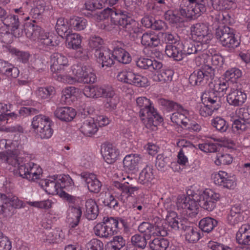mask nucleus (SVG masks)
Segmentation results:
<instances>
[{"instance_id":"obj_3","label":"nucleus","mask_w":250,"mask_h":250,"mask_svg":"<svg viewBox=\"0 0 250 250\" xmlns=\"http://www.w3.org/2000/svg\"><path fill=\"white\" fill-rule=\"evenodd\" d=\"M167 221L170 227L175 229H181L186 231V240L189 243H196L201 238L200 230L197 228L188 225L185 220H181L177 216L176 212L172 211L167 216Z\"/></svg>"},{"instance_id":"obj_53","label":"nucleus","mask_w":250,"mask_h":250,"mask_svg":"<svg viewBox=\"0 0 250 250\" xmlns=\"http://www.w3.org/2000/svg\"><path fill=\"white\" fill-rule=\"evenodd\" d=\"M211 125L214 128L220 132H226L229 127V124L226 121L220 117H216L212 120Z\"/></svg>"},{"instance_id":"obj_58","label":"nucleus","mask_w":250,"mask_h":250,"mask_svg":"<svg viewBox=\"0 0 250 250\" xmlns=\"http://www.w3.org/2000/svg\"><path fill=\"white\" fill-rule=\"evenodd\" d=\"M241 75V71L235 67L228 70L224 74L226 80L230 81L232 83L236 82V80L239 78Z\"/></svg>"},{"instance_id":"obj_6","label":"nucleus","mask_w":250,"mask_h":250,"mask_svg":"<svg viewBox=\"0 0 250 250\" xmlns=\"http://www.w3.org/2000/svg\"><path fill=\"white\" fill-rule=\"evenodd\" d=\"M235 32L232 28L224 25L216 29L215 35L223 46L234 49L240 43V40L235 36Z\"/></svg>"},{"instance_id":"obj_44","label":"nucleus","mask_w":250,"mask_h":250,"mask_svg":"<svg viewBox=\"0 0 250 250\" xmlns=\"http://www.w3.org/2000/svg\"><path fill=\"white\" fill-rule=\"evenodd\" d=\"M218 225V221L211 217H206L199 222V228L204 232H209Z\"/></svg>"},{"instance_id":"obj_55","label":"nucleus","mask_w":250,"mask_h":250,"mask_svg":"<svg viewBox=\"0 0 250 250\" xmlns=\"http://www.w3.org/2000/svg\"><path fill=\"white\" fill-rule=\"evenodd\" d=\"M95 235L100 237L107 238L112 236L103 222L97 224L93 229Z\"/></svg>"},{"instance_id":"obj_54","label":"nucleus","mask_w":250,"mask_h":250,"mask_svg":"<svg viewBox=\"0 0 250 250\" xmlns=\"http://www.w3.org/2000/svg\"><path fill=\"white\" fill-rule=\"evenodd\" d=\"M69 24L67 21H65L63 18H59L58 19L56 25V30L59 35L62 38L68 33L69 30Z\"/></svg>"},{"instance_id":"obj_51","label":"nucleus","mask_w":250,"mask_h":250,"mask_svg":"<svg viewBox=\"0 0 250 250\" xmlns=\"http://www.w3.org/2000/svg\"><path fill=\"white\" fill-rule=\"evenodd\" d=\"M138 231L147 238L154 236V225L148 222H143L138 227Z\"/></svg>"},{"instance_id":"obj_56","label":"nucleus","mask_w":250,"mask_h":250,"mask_svg":"<svg viewBox=\"0 0 250 250\" xmlns=\"http://www.w3.org/2000/svg\"><path fill=\"white\" fill-rule=\"evenodd\" d=\"M233 158L230 154L226 153H218L214 161L217 166L229 165L232 162Z\"/></svg>"},{"instance_id":"obj_47","label":"nucleus","mask_w":250,"mask_h":250,"mask_svg":"<svg viewBox=\"0 0 250 250\" xmlns=\"http://www.w3.org/2000/svg\"><path fill=\"white\" fill-rule=\"evenodd\" d=\"M45 3L43 1H38L35 7L32 8L30 12V15L32 18L37 21H39V23L41 22L40 20L42 18V14L45 10Z\"/></svg>"},{"instance_id":"obj_10","label":"nucleus","mask_w":250,"mask_h":250,"mask_svg":"<svg viewBox=\"0 0 250 250\" xmlns=\"http://www.w3.org/2000/svg\"><path fill=\"white\" fill-rule=\"evenodd\" d=\"M190 31L192 38L202 44L208 45L212 38V35L206 23L200 22L193 24L190 27Z\"/></svg>"},{"instance_id":"obj_48","label":"nucleus","mask_w":250,"mask_h":250,"mask_svg":"<svg viewBox=\"0 0 250 250\" xmlns=\"http://www.w3.org/2000/svg\"><path fill=\"white\" fill-rule=\"evenodd\" d=\"M0 65L3 66L2 68H0V72L7 76L16 78L19 76V70L17 67L7 64L5 62H0Z\"/></svg>"},{"instance_id":"obj_59","label":"nucleus","mask_w":250,"mask_h":250,"mask_svg":"<svg viewBox=\"0 0 250 250\" xmlns=\"http://www.w3.org/2000/svg\"><path fill=\"white\" fill-rule=\"evenodd\" d=\"M163 41L167 44H173L181 42L179 36L176 33L169 32L163 33L162 35Z\"/></svg>"},{"instance_id":"obj_45","label":"nucleus","mask_w":250,"mask_h":250,"mask_svg":"<svg viewBox=\"0 0 250 250\" xmlns=\"http://www.w3.org/2000/svg\"><path fill=\"white\" fill-rule=\"evenodd\" d=\"M212 19L214 20V21L217 23L231 24L233 23V19L226 12H220L217 11L213 15L211 16Z\"/></svg>"},{"instance_id":"obj_23","label":"nucleus","mask_w":250,"mask_h":250,"mask_svg":"<svg viewBox=\"0 0 250 250\" xmlns=\"http://www.w3.org/2000/svg\"><path fill=\"white\" fill-rule=\"evenodd\" d=\"M195 194L188 195H180L177 199L176 206L178 209H183L193 210L197 208V203L195 200Z\"/></svg>"},{"instance_id":"obj_35","label":"nucleus","mask_w":250,"mask_h":250,"mask_svg":"<svg viewBox=\"0 0 250 250\" xmlns=\"http://www.w3.org/2000/svg\"><path fill=\"white\" fill-rule=\"evenodd\" d=\"M112 185L121 191V196H126V198L131 196L135 191L139 189V188L133 186L131 181L126 182L124 184L118 181H114Z\"/></svg>"},{"instance_id":"obj_7","label":"nucleus","mask_w":250,"mask_h":250,"mask_svg":"<svg viewBox=\"0 0 250 250\" xmlns=\"http://www.w3.org/2000/svg\"><path fill=\"white\" fill-rule=\"evenodd\" d=\"M22 207V201L16 196L0 193V214L4 217L12 216L15 213V209Z\"/></svg>"},{"instance_id":"obj_25","label":"nucleus","mask_w":250,"mask_h":250,"mask_svg":"<svg viewBox=\"0 0 250 250\" xmlns=\"http://www.w3.org/2000/svg\"><path fill=\"white\" fill-rule=\"evenodd\" d=\"M127 12L121 9H113L107 7L101 12L100 17L101 19H106L110 17L111 21L114 24L119 25Z\"/></svg>"},{"instance_id":"obj_15","label":"nucleus","mask_w":250,"mask_h":250,"mask_svg":"<svg viewBox=\"0 0 250 250\" xmlns=\"http://www.w3.org/2000/svg\"><path fill=\"white\" fill-rule=\"evenodd\" d=\"M66 43L68 48L78 49L76 56L83 60H86L87 56L85 52L81 47L82 39L81 36L77 33H70V32L65 36Z\"/></svg>"},{"instance_id":"obj_38","label":"nucleus","mask_w":250,"mask_h":250,"mask_svg":"<svg viewBox=\"0 0 250 250\" xmlns=\"http://www.w3.org/2000/svg\"><path fill=\"white\" fill-rule=\"evenodd\" d=\"M85 216L89 220L95 219L99 214V208L96 202L89 199L86 201L85 204Z\"/></svg>"},{"instance_id":"obj_37","label":"nucleus","mask_w":250,"mask_h":250,"mask_svg":"<svg viewBox=\"0 0 250 250\" xmlns=\"http://www.w3.org/2000/svg\"><path fill=\"white\" fill-rule=\"evenodd\" d=\"M153 170L151 166H146L140 172L138 182L146 187L150 185L154 178Z\"/></svg>"},{"instance_id":"obj_39","label":"nucleus","mask_w":250,"mask_h":250,"mask_svg":"<svg viewBox=\"0 0 250 250\" xmlns=\"http://www.w3.org/2000/svg\"><path fill=\"white\" fill-rule=\"evenodd\" d=\"M126 246L125 240L120 235L113 237V239L107 243L105 250H129Z\"/></svg>"},{"instance_id":"obj_22","label":"nucleus","mask_w":250,"mask_h":250,"mask_svg":"<svg viewBox=\"0 0 250 250\" xmlns=\"http://www.w3.org/2000/svg\"><path fill=\"white\" fill-rule=\"evenodd\" d=\"M80 176L81 178L85 182L90 192L96 193L100 192L102 185L95 175L88 172H83Z\"/></svg>"},{"instance_id":"obj_29","label":"nucleus","mask_w":250,"mask_h":250,"mask_svg":"<svg viewBox=\"0 0 250 250\" xmlns=\"http://www.w3.org/2000/svg\"><path fill=\"white\" fill-rule=\"evenodd\" d=\"M101 152L108 164L114 163L119 155V150L110 144H104L101 148Z\"/></svg>"},{"instance_id":"obj_63","label":"nucleus","mask_w":250,"mask_h":250,"mask_svg":"<svg viewBox=\"0 0 250 250\" xmlns=\"http://www.w3.org/2000/svg\"><path fill=\"white\" fill-rule=\"evenodd\" d=\"M250 127V122L241 118H239L234 121L232 127L237 130L245 131Z\"/></svg>"},{"instance_id":"obj_26","label":"nucleus","mask_w":250,"mask_h":250,"mask_svg":"<svg viewBox=\"0 0 250 250\" xmlns=\"http://www.w3.org/2000/svg\"><path fill=\"white\" fill-rule=\"evenodd\" d=\"M202 101L203 105H201L199 109V114L203 117L210 116L213 111L217 110L221 106L215 104L213 100H210L207 98L206 95H203Z\"/></svg>"},{"instance_id":"obj_4","label":"nucleus","mask_w":250,"mask_h":250,"mask_svg":"<svg viewBox=\"0 0 250 250\" xmlns=\"http://www.w3.org/2000/svg\"><path fill=\"white\" fill-rule=\"evenodd\" d=\"M158 102L159 104L164 106L168 111L176 110V112L171 116V121L177 125H182L183 127H187L189 122V119L187 117L189 115L188 110L177 103L165 99H160Z\"/></svg>"},{"instance_id":"obj_20","label":"nucleus","mask_w":250,"mask_h":250,"mask_svg":"<svg viewBox=\"0 0 250 250\" xmlns=\"http://www.w3.org/2000/svg\"><path fill=\"white\" fill-rule=\"evenodd\" d=\"M3 26L10 27L11 32L15 37L19 38L22 35L23 29L20 28V21L17 16L11 14H7L2 20Z\"/></svg>"},{"instance_id":"obj_36","label":"nucleus","mask_w":250,"mask_h":250,"mask_svg":"<svg viewBox=\"0 0 250 250\" xmlns=\"http://www.w3.org/2000/svg\"><path fill=\"white\" fill-rule=\"evenodd\" d=\"M79 129L84 135L92 137L98 131V127L94 119H90L84 121Z\"/></svg>"},{"instance_id":"obj_43","label":"nucleus","mask_w":250,"mask_h":250,"mask_svg":"<svg viewBox=\"0 0 250 250\" xmlns=\"http://www.w3.org/2000/svg\"><path fill=\"white\" fill-rule=\"evenodd\" d=\"M120 222L113 217H104L103 219V223L105 225V227L109 231L110 233L113 235L114 233H116L117 231V229L119 228V225L120 223L123 225H124V221L121 219Z\"/></svg>"},{"instance_id":"obj_12","label":"nucleus","mask_w":250,"mask_h":250,"mask_svg":"<svg viewBox=\"0 0 250 250\" xmlns=\"http://www.w3.org/2000/svg\"><path fill=\"white\" fill-rule=\"evenodd\" d=\"M121 28L127 32L131 39L135 40L142 33V30L138 27V23L127 12L118 25Z\"/></svg>"},{"instance_id":"obj_2","label":"nucleus","mask_w":250,"mask_h":250,"mask_svg":"<svg viewBox=\"0 0 250 250\" xmlns=\"http://www.w3.org/2000/svg\"><path fill=\"white\" fill-rule=\"evenodd\" d=\"M72 71L75 77L69 75H59L57 80L64 83L73 84L76 82L84 83H93L96 81V76L91 68L86 65H73Z\"/></svg>"},{"instance_id":"obj_13","label":"nucleus","mask_w":250,"mask_h":250,"mask_svg":"<svg viewBox=\"0 0 250 250\" xmlns=\"http://www.w3.org/2000/svg\"><path fill=\"white\" fill-rule=\"evenodd\" d=\"M18 170L21 177L31 181L40 179L42 173V168L32 162L19 166Z\"/></svg>"},{"instance_id":"obj_18","label":"nucleus","mask_w":250,"mask_h":250,"mask_svg":"<svg viewBox=\"0 0 250 250\" xmlns=\"http://www.w3.org/2000/svg\"><path fill=\"white\" fill-rule=\"evenodd\" d=\"M51 71L53 73H56V76H54V77H57L58 78V73H60L64 70V67L68 64V59L63 55L55 52L53 53L50 56ZM60 74H59V75Z\"/></svg>"},{"instance_id":"obj_41","label":"nucleus","mask_w":250,"mask_h":250,"mask_svg":"<svg viewBox=\"0 0 250 250\" xmlns=\"http://www.w3.org/2000/svg\"><path fill=\"white\" fill-rule=\"evenodd\" d=\"M105 98L106 99L104 104V107L106 110L108 111L115 110L119 103V99L115 95L114 91L111 89Z\"/></svg>"},{"instance_id":"obj_52","label":"nucleus","mask_w":250,"mask_h":250,"mask_svg":"<svg viewBox=\"0 0 250 250\" xmlns=\"http://www.w3.org/2000/svg\"><path fill=\"white\" fill-rule=\"evenodd\" d=\"M132 246L139 249H144L147 245L146 237L145 236L136 234L131 237Z\"/></svg>"},{"instance_id":"obj_24","label":"nucleus","mask_w":250,"mask_h":250,"mask_svg":"<svg viewBox=\"0 0 250 250\" xmlns=\"http://www.w3.org/2000/svg\"><path fill=\"white\" fill-rule=\"evenodd\" d=\"M94 55L97 61L102 64V67H111L114 63V61L110 50L105 48L96 49Z\"/></svg>"},{"instance_id":"obj_40","label":"nucleus","mask_w":250,"mask_h":250,"mask_svg":"<svg viewBox=\"0 0 250 250\" xmlns=\"http://www.w3.org/2000/svg\"><path fill=\"white\" fill-rule=\"evenodd\" d=\"M141 43L145 47L157 46L160 43V40L154 32H146L142 36Z\"/></svg>"},{"instance_id":"obj_11","label":"nucleus","mask_w":250,"mask_h":250,"mask_svg":"<svg viewBox=\"0 0 250 250\" xmlns=\"http://www.w3.org/2000/svg\"><path fill=\"white\" fill-rule=\"evenodd\" d=\"M62 198L65 199L69 204L68 218L70 219H80L82 214L83 200L79 197L72 196L66 192H62Z\"/></svg>"},{"instance_id":"obj_64","label":"nucleus","mask_w":250,"mask_h":250,"mask_svg":"<svg viewBox=\"0 0 250 250\" xmlns=\"http://www.w3.org/2000/svg\"><path fill=\"white\" fill-rule=\"evenodd\" d=\"M104 244L100 240L93 239L86 245V250H103Z\"/></svg>"},{"instance_id":"obj_19","label":"nucleus","mask_w":250,"mask_h":250,"mask_svg":"<svg viewBox=\"0 0 250 250\" xmlns=\"http://www.w3.org/2000/svg\"><path fill=\"white\" fill-rule=\"evenodd\" d=\"M181 45L183 58L188 55L197 53L199 52L205 50L208 47V45H204L200 42H194L190 40L181 42Z\"/></svg>"},{"instance_id":"obj_62","label":"nucleus","mask_w":250,"mask_h":250,"mask_svg":"<svg viewBox=\"0 0 250 250\" xmlns=\"http://www.w3.org/2000/svg\"><path fill=\"white\" fill-rule=\"evenodd\" d=\"M171 161L169 157L164 156L163 154H159L156 157L155 166L159 170H162Z\"/></svg>"},{"instance_id":"obj_27","label":"nucleus","mask_w":250,"mask_h":250,"mask_svg":"<svg viewBox=\"0 0 250 250\" xmlns=\"http://www.w3.org/2000/svg\"><path fill=\"white\" fill-rule=\"evenodd\" d=\"M193 13L196 19L201 13L206 11V7L210 8L212 0H188Z\"/></svg>"},{"instance_id":"obj_46","label":"nucleus","mask_w":250,"mask_h":250,"mask_svg":"<svg viewBox=\"0 0 250 250\" xmlns=\"http://www.w3.org/2000/svg\"><path fill=\"white\" fill-rule=\"evenodd\" d=\"M173 75V72L171 69H162L157 71L152 78L156 82H166L171 81Z\"/></svg>"},{"instance_id":"obj_60","label":"nucleus","mask_w":250,"mask_h":250,"mask_svg":"<svg viewBox=\"0 0 250 250\" xmlns=\"http://www.w3.org/2000/svg\"><path fill=\"white\" fill-rule=\"evenodd\" d=\"M18 143L16 141H11L9 140L8 141V145L6 147L7 149L6 153L9 157H13L16 160L17 156L18 154Z\"/></svg>"},{"instance_id":"obj_17","label":"nucleus","mask_w":250,"mask_h":250,"mask_svg":"<svg viewBox=\"0 0 250 250\" xmlns=\"http://www.w3.org/2000/svg\"><path fill=\"white\" fill-rule=\"evenodd\" d=\"M114 45L113 51L111 52L114 59L124 64L129 63L131 61V57L125 50L126 45L121 41H116Z\"/></svg>"},{"instance_id":"obj_49","label":"nucleus","mask_w":250,"mask_h":250,"mask_svg":"<svg viewBox=\"0 0 250 250\" xmlns=\"http://www.w3.org/2000/svg\"><path fill=\"white\" fill-rule=\"evenodd\" d=\"M87 23V20L83 17L73 16L71 17L69 20L70 25L77 31H81L85 29Z\"/></svg>"},{"instance_id":"obj_42","label":"nucleus","mask_w":250,"mask_h":250,"mask_svg":"<svg viewBox=\"0 0 250 250\" xmlns=\"http://www.w3.org/2000/svg\"><path fill=\"white\" fill-rule=\"evenodd\" d=\"M148 245L151 250H167L168 248L169 241L167 239L160 237L150 241Z\"/></svg>"},{"instance_id":"obj_50","label":"nucleus","mask_w":250,"mask_h":250,"mask_svg":"<svg viewBox=\"0 0 250 250\" xmlns=\"http://www.w3.org/2000/svg\"><path fill=\"white\" fill-rule=\"evenodd\" d=\"M55 93V90L52 86L40 87L36 91L37 96L40 99L50 98Z\"/></svg>"},{"instance_id":"obj_33","label":"nucleus","mask_w":250,"mask_h":250,"mask_svg":"<svg viewBox=\"0 0 250 250\" xmlns=\"http://www.w3.org/2000/svg\"><path fill=\"white\" fill-rule=\"evenodd\" d=\"M166 54L176 61L183 59L181 42L173 44H167L165 48Z\"/></svg>"},{"instance_id":"obj_8","label":"nucleus","mask_w":250,"mask_h":250,"mask_svg":"<svg viewBox=\"0 0 250 250\" xmlns=\"http://www.w3.org/2000/svg\"><path fill=\"white\" fill-rule=\"evenodd\" d=\"M195 200L197 206L208 211L213 210L216 206V202L220 199V195L211 189H207L198 193H195Z\"/></svg>"},{"instance_id":"obj_1","label":"nucleus","mask_w":250,"mask_h":250,"mask_svg":"<svg viewBox=\"0 0 250 250\" xmlns=\"http://www.w3.org/2000/svg\"><path fill=\"white\" fill-rule=\"evenodd\" d=\"M136 104L140 108L139 113L143 124L146 127L155 130L163 119L152 106L149 99L145 97H139L136 99Z\"/></svg>"},{"instance_id":"obj_57","label":"nucleus","mask_w":250,"mask_h":250,"mask_svg":"<svg viewBox=\"0 0 250 250\" xmlns=\"http://www.w3.org/2000/svg\"><path fill=\"white\" fill-rule=\"evenodd\" d=\"M13 36V32L10 33L5 26L0 27V40L2 42L6 44L12 43Z\"/></svg>"},{"instance_id":"obj_34","label":"nucleus","mask_w":250,"mask_h":250,"mask_svg":"<svg viewBox=\"0 0 250 250\" xmlns=\"http://www.w3.org/2000/svg\"><path fill=\"white\" fill-rule=\"evenodd\" d=\"M41 185L44 188L45 191L49 194H59L62 197L61 193L65 192L60 188L58 181L53 180L44 179L42 180Z\"/></svg>"},{"instance_id":"obj_9","label":"nucleus","mask_w":250,"mask_h":250,"mask_svg":"<svg viewBox=\"0 0 250 250\" xmlns=\"http://www.w3.org/2000/svg\"><path fill=\"white\" fill-rule=\"evenodd\" d=\"M214 69L208 65L194 71L189 77V83L192 85H204L214 77Z\"/></svg>"},{"instance_id":"obj_28","label":"nucleus","mask_w":250,"mask_h":250,"mask_svg":"<svg viewBox=\"0 0 250 250\" xmlns=\"http://www.w3.org/2000/svg\"><path fill=\"white\" fill-rule=\"evenodd\" d=\"M23 30L27 37L34 40L38 38L42 31L39 21L35 20L26 22L24 25Z\"/></svg>"},{"instance_id":"obj_30","label":"nucleus","mask_w":250,"mask_h":250,"mask_svg":"<svg viewBox=\"0 0 250 250\" xmlns=\"http://www.w3.org/2000/svg\"><path fill=\"white\" fill-rule=\"evenodd\" d=\"M142 161V158L138 154L127 155L123 160L124 167L126 170L133 171L138 168V165Z\"/></svg>"},{"instance_id":"obj_16","label":"nucleus","mask_w":250,"mask_h":250,"mask_svg":"<svg viewBox=\"0 0 250 250\" xmlns=\"http://www.w3.org/2000/svg\"><path fill=\"white\" fill-rule=\"evenodd\" d=\"M228 86L226 83H216L214 84L213 88L204 95H206L207 98H209L210 100H213L215 104L221 106L224 99L223 96Z\"/></svg>"},{"instance_id":"obj_61","label":"nucleus","mask_w":250,"mask_h":250,"mask_svg":"<svg viewBox=\"0 0 250 250\" xmlns=\"http://www.w3.org/2000/svg\"><path fill=\"white\" fill-rule=\"evenodd\" d=\"M132 82L130 84H132L139 87H144L147 85L148 83L147 79L139 74L134 73L133 77L131 79Z\"/></svg>"},{"instance_id":"obj_5","label":"nucleus","mask_w":250,"mask_h":250,"mask_svg":"<svg viewBox=\"0 0 250 250\" xmlns=\"http://www.w3.org/2000/svg\"><path fill=\"white\" fill-rule=\"evenodd\" d=\"M191 7L188 5V0H182L179 8L173 11L168 10L164 15L165 19L174 24L184 21V18L188 20L195 19Z\"/></svg>"},{"instance_id":"obj_31","label":"nucleus","mask_w":250,"mask_h":250,"mask_svg":"<svg viewBox=\"0 0 250 250\" xmlns=\"http://www.w3.org/2000/svg\"><path fill=\"white\" fill-rule=\"evenodd\" d=\"M54 114L56 118L64 122L72 121L76 116L75 110L70 107H58Z\"/></svg>"},{"instance_id":"obj_14","label":"nucleus","mask_w":250,"mask_h":250,"mask_svg":"<svg viewBox=\"0 0 250 250\" xmlns=\"http://www.w3.org/2000/svg\"><path fill=\"white\" fill-rule=\"evenodd\" d=\"M236 88H231L227 96L228 103L233 106H241L246 101L247 94L241 84H237Z\"/></svg>"},{"instance_id":"obj_32","label":"nucleus","mask_w":250,"mask_h":250,"mask_svg":"<svg viewBox=\"0 0 250 250\" xmlns=\"http://www.w3.org/2000/svg\"><path fill=\"white\" fill-rule=\"evenodd\" d=\"M236 239L239 244L250 245V225L241 226L236 233Z\"/></svg>"},{"instance_id":"obj_21","label":"nucleus","mask_w":250,"mask_h":250,"mask_svg":"<svg viewBox=\"0 0 250 250\" xmlns=\"http://www.w3.org/2000/svg\"><path fill=\"white\" fill-rule=\"evenodd\" d=\"M214 181L215 184L229 189L234 188L236 185L235 178L223 171L215 174Z\"/></svg>"}]
</instances>
